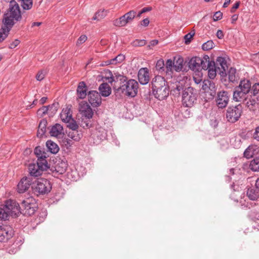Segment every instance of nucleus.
Instances as JSON below:
<instances>
[{
	"instance_id": "nucleus-1",
	"label": "nucleus",
	"mask_w": 259,
	"mask_h": 259,
	"mask_svg": "<svg viewBox=\"0 0 259 259\" xmlns=\"http://www.w3.org/2000/svg\"><path fill=\"white\" fill-rule=\"evenodd\" d=\"M119 81L120 86L116 89V92L120 93L129 97H135L138 93L139 84L138 82L133 79L127 78L119 74H114L110 77L109 82Z\"/></svg>"
},
{
	"instance_id": "nucleus-2",
	"label": "nucleus",
	"mask_w": 259,
	"mask_h": 259,
	"mask_svg": "<svg viewBox=\"0 0 259 259\" xmlns=\"http://www.w3.org/2000/svg\"><path fill=\"white\" fill-rule=\"evenodd\" d=\"M150 85L152 94L159 100L165 99L169 93V87L164 77L156 75L152 79Z\"/></svg>"
},
{
	"instance_id": "nucleus-3",
	"label": "nucleus",
	"mask_w": 259,
	"mask_h": 259,
	"mask_svg": "<svg viewBox=\"0 0 259 259\" xmlns=\"http://www.w3.org/2000/svg\"><path fill=\"white\" fill-rule=\"evenodd\" d=\"M22 16L19 5L16 2H12L9 5V8L4 14L3 19L4 27L11 30L13 25L21 20Z\"/></svg>"
},
{
	"instance_id": "nucleus-4",
	"label": "nucleus",
	"mask_w": 259,
	"mask_h": 259,
	"mask_svg": "<svg viewBox=\"0 0 259 259\" xmlns=\"http://www.w3.org/2000/svg\"><path fill=\"white\" fill-rule=\"evenodd\" d=\"M251 81L249 79H241L239 85L234 90L233 99L236 102H243L249 96Z\"/></svg>"
},
{
	"instance_id": "nucleus-5",
	"label": "nucleus",
	"mask_w": 259,
	"mask_h": 259,
	"mask_svg": "<svg viewBox=\"0 0 259 259\" xmlns=\"http://www.w3.org/2000/svg\"><path fill=\"white\" fill-rule=\"evenodd\" d=\"M20 212L19 204L15 200H8L0 207V219L7 221L10 216L17 217Z\"/></svg>"
},
{
	"instance_id": "nucleus-6",
	"label": "nucleus",
	"mask_w": 259,
	"mask_h": 259,
	"mask_svg": "<svg viewBox=\"0 0 259 259\" xmlns=\"http://www.w3.org/2000/svg\"><path fill=\"white\" fill-rule=\"evenodd\" d=\"M52 188L50 181L44 178L37 179L33 182L31 186L33 193L36 196L48 194Z\"/></svg>"
},
{
	"instance_id": "nucleus-7",
	"label": "nucleus",
	"mask_w": 259,
	"mask_h": 259,
	"mask_svg": "<svg viewBox=\"0 0 259 259\" xmlns=\"http://www.w3.org/2000/svg\"><path fill=\"white\" fill-rule=\"evenodd\" d=\"M198 97L197 92L192 87L185 88L182 95V102L184 106L186 107H193L197 102Z\"/></svg>"
},
{
	"instance_id": "nucleus-8",
	"label": "nucleus",
	"mask_w": 259,
	"mask_h": 259,
	"mask_svg": "<svg viewBox=\"0 0 259 259\" xmlns=\"http://www.w3.org/2000/svg\"><path fill=\"white\" fill-rule=\"evenodd\" d=\"M20 213L25 215H31L34 213L37 206L35 199L32 197L27 198L23 200L19 205Z\"/></svg>"
},
{
	"instance_id": "nucleus-9",
	"label": "nucleus",
	"mask_w": 259,
	"mask_h": 259,
	"mask_svg": "<svg viewBox=\"0 0 259 259\" xmlns=\"http://www.w3.org/2000/svg\"><path fill=\"white\" fill-rule=\"evenodd\" d=\"M242 109L243 108L241 104L229 106L226 113L227 121L231 123H235L237 121L242 113Z\"/></svg>"
},
{
	"instance_id": "nucleus-10",
	"label": "nucleus",
	"mask_w": 259,
	"mask_h": 259,
	"mask_svg": "<svg viewBox=\"0 0 259 259\" xmlns=\"http://www.w3.org/2000/svg\"><path fill=\"white\" fill-rule=\"evenodd\" d=\"M136 14L137 13L135 10H131L118 19L114 20L113 24L118 27L124 26L136 17Z\"/></svg>"
},
{
	"instance_id": "nucleus-11",
	"label": "nucleus",
	"mask_w": 259,
	"mask_h": 259,
	"mask_svg": "<svg viewBox=\"0 0 259 259\" xmlns=\"http://www.w3.org/2000/svg\"><path fill=\"white\" fill-rule=\"evenodd\" d=\"M229 101V96L228 92L222 91L219 92L215 99L217 106L219 108H224L226 107Z\"/></svg>"
},
{
	"instance_id": "nucleus-12",
	"label": "nucleus",
	"mask_w": 259,
	"mask_h": 259,
	"mask_svg": "<svg viewBox=\"0 0 259 259\" xmlns=\"http://www.w3.org/2000/svg\"><path fill=\"white\" fill-rule=\"evenodd\" d=\"M32 178L31 176H25L23 177L17 185L18 192L19 193H23L26 191L32 185Z\"/></svg>"
},
{
	"instance_id": "nucleus-13",
	"label": "nucleus",
	"mask_w": 259,
	"mask_h": 259,
	"mask_svg": "<svg viewBox=\"0 0 259 259\" xmlns=\"http://www.w3.org/2000/svg\"><path fill=\"white\" fill-rule=\"evenodd\" d=\"M88 100L93 107H99L102 103L100 94L97 91H90L88 93Z\"/></svg>"
},
{
	"instance_id": "nucleus-14",
	"label": "nucleus",
	"mask_w": 259,
	"mask_h": 259,
	"mask_svg": "<svg viewBox=\"0 0 259 259\" xmlns=\"http://www.w3.org/2000/svg\"><path fill=\"white\" fill-rule=\"evenodd\" d=\"M215 67L218 69V73L222 76L227 75L226 70L228 69V65L225 58L222 57H218L214 62Z\"/></svg>"
},
{
	"instance_id": "nucleus-15",
	"label": "nucleus",
	"mask_w": 259,
	"mask_h": 259,
	"mask_svg": "<svg viewBox=\"0 0 259 259\" xmlns=\"http://www.w3.org/2000/svg\"><path fill=\"white\" fill-rule=\"evenodd\" d=\"M79 112L83 117L87 119H90L93 115V111L90 106L87 103L79 104Z\"/></svg>"
},
{
	"instance_id": "nucleus-16",
	"label": "nucleus",
	"mask_w": 259,
	"mask_h": 259,
	"mask_svg": "<svg viewBox=\"0 0 259 259\" xmlns=\"http://www.w3.org/2000/svg\"><path fill=\"white\" fill-rule=\"evenodd\" d=\"M138 80L141 84H147L150 79L149 69L146 67L141 68L138 71Z\"/></svg>"
},
{
	"instance_id": "nucleus-17",
	"label": "nucleus",
	"mask_w": 259,
	"mask_h": 259,
	"mask_svg": "<svg viewBox=\"0 0 259 259\" xmlns=\"http://www.w3.org/2000/svg\"><path fill=\"white\" fill-rule=\"evenodd\" d=\"M12 230L7 226H0V242H5L12 236Z\"/></svg>"
},
{
	"instance_id": "nucleus-18",
	"label": "nucleus",
	"mask_w": 259,
	"mask_h": 259,
	"mask_svg": "<svg viewBox=\"0 0 259 259\" xmlns=\"http://www.w3.org/2000/svg\"><path fill=\"white\" fill-rule=\"evenodd\" d=\"M202 64L201 58L199 57H192L188 63L189 68L194 71H199Z\"/></svg>"
},
{
	"instance_id": "nucleus-19",
	"label": "nucleus",
	"mask_w": 259,
	"mask_h": 259,
	"mask_svg": "<svg viewBox=\"0 0 259 259\" xmlns=\"http://www.w3.org/2000/svg\"><path fill=\"white\" fill-rule=\"evenodd\" d=\"M60 116L63 122L65 123L69 122L70 119L73 118L71 108L67 106L63 108L60 114Z\"/></svg>"
},
{
	"instance_id": "nucleus-20",
	"label": "nucleus",
	"mask_w": 259,
	"mask_h": 259,
	"mask_svg": "<svg viewBox=\"0 0 259 259\" xmlns=\"http://www.w3.org/2000/svg\"><path fill=\"white\" fill-rule=\"evenodd\" d=\"M248 198L253 201H256L259 198V190L255 187H250L246 191Z\"/></svg>"
},
{
	"instance_id": "nucleus-21",
	"label": "nucleus",
	"mask_w": 259,
	"mask_h": 259,
	"mask_svg": "<svg viewBox=\"0 0 259 259\" xmlns=\"http://www.w3.org/2000/svg\"><path fill=\"white\" fill-rule=\"evenodd\" d=\"M77 94L79 98L84 99L88 95L87 87L86 84L83 81H81L79 83L77 88Z\"/></svg>"
},
{
	"instance_id": "nucleus-22",
	"label": "nucleus",
	"mask_w": 259,
	"mask_h": 259,
	"mask_svg": "<svg viewBox=\"0 0 259 259\" xmlns=\"http://www.w3.org/2000/svg\"><path fill=\"white\" fill-rule=\"evenodd\" d=\"M28 169L30 174L28 176H31V177L40 176L43 171L42 170L38 167V165H36L34 163L29 164Z\"/></svg>"
},
{
	"instance_id": "nucleus-23",
	"label": "nucleus",
	"mask_w": 259,
	"mask_h": 259,
	"mask_svg": "<svg viewBox=\"0 0 259 259\" xmlns=\"http://www.w3.org/2000/svg\"><path fill=\"white\" fill-rule=\"evenodd\" d=\"M228 75L229 81L233 83H237L240 79L239 74L236 72V69L233 67L229 69Z\"/></svg>"
},
{
	"instance_id": "nucleus-24",
	"label": "nucleus",
	"mask_w": 259,
	"mask_h": 259,
	"mask_svg": "<svg viewBox=\"0 0 259 259\" xmlns=\"http://www.w3.org/2000/svg\"><path fill=\"white\" fill-rule=\"evenodd\" d=\"M63 133V126L59 123L53 125L50 131V134L52 137H58Z\"/></svg>"
},
{
	"instance_id": "nucleus-25",
	"label": "nucleus",
	"mask_w": 259,
	"mask_h": 259,
	"mask_svg": "<svg viewBox=\"0 0 259 259\" xmlns=\"http://www.w3.org/2000/svg\"><path fill=\"white\" fill-rule=\"evenodd\" d=\"M202 64L200 66V70L203 69L207 70V69L210 68V66H214V61H210L209 57L208 55H204L203 58H201Z\"/></svg>"
},
{
	"instance_id": "nucleus-26",
	"label": "nucleus",
	"mask_w": 259,
	"mask_h": 259,
	"mask_svg": "<svg viewBox=\"0 0 259 259\" xmlns=\"http://www.w3.org/2000/svg\"><path fill=\"white\" fill-rule=\"evenodd\" d=\"M46 158V156L38 157L36 163H35L36 165H38V167H39L40 169L42 170L43 171L47 170L49 168Z\"/></svg>"
},
{
	"instance_id": "nucleus-27",
	"label": "nucleus",
	"mask_w": 259,
	"mask_h": 259,
	"mask_svg": "<svg viewBox=\"0 0 259 259\" xmlns=\"http://www.w3.org/2000/svg\"><path fill=\"white\" fill-rule=\"evenodd\" d=\"M101 95L103 97H108L111 93V89L107 83H102L99 87Z\"/></svg>"
},
{
	"instance_id": "nucleus-28",
	"label": "nucleus",
	"mask_w": 259,
	"mask_h": 259,
	"mask_svg": "<svg viewBox=\"0 0 259 259\" xmlns=\"http://www.w3.org/2000/svg\"><path fill=\"white\" fill-rule=\"evenodd\" d=\"M47 121L46 119H42L38 125V131L37 133V137L38 138H42L45 135L46 132V128L47 126Z\"/></svg>"
},
{
	"instance_id": "nucleus-29",
	"label": "nucleus",
	"mask_w": 259,
	"mask_h": 259,
	"mask_svg": "<svg viewBox=\"0 0 259 259\" xmlns=\"http://www.w3.org/2000/svg\"><path fill=\"white\" fill-rule=\"evenodd\" d=\"M46 146L48 150L52 154H56L59 152V146L56 143L51 140L47 141Z\"/></svg>"
},
{
	"instance_id": "nucleus-30",
	"label": "nucleus",
	"mask_w": 259,
	"mask_h": 259,
	"mask_svg": "<svg viewBox=\"0 0 259 259\" xmlns=\"http://www.w3.org/2000/svg\"><path fill=\"white\" fill-rule=\"evenodd\" d=\"M216 90L217 88L215 87L214 83L211 81L210 85L208 88V91H206V94H208V97H207L208 99H213L216 95Z\"/></svg>"
},
{
	"instance_id": "nucleus-31",
	"label": "nucleus",
	"mask_w": 259,
	"mask_h": 259,
	"mask_svg": "<svg viewBox=\"0 0 259 259\" xmlns=\"http://www.w3.org/2000/svg\"><path fill=\"white\" fill-rule=\"evenodd\" d=\"M174 68V61L170 59H168L165 64V72L166 74L171 76Z\"/></svg>"
},
{
	"instance_id": "nucleus-32",
	"label": "nucleus",
	"mask_w": 259,
	"mask_h": 259,
	"mask_svg": "<svg viewBox=\"0 0 259 259\" xmlns=\"http://www.w3.org/2000/svg\"><path fill=\"white\" fill-rule=\"evenodd\" d=\"M259 83L255 82L250 85V92L249 93L250 97H259Z\"/></svg>"
},
{
	"instance_id": "nucleus-33",
	"label": "nucleus",
	"mask_w": 259,
	"mask_h": 259,
	"mask_svg": "<svg viewBox=\"0 0 259 259\" xmlns=\"http://www.w3.org/2000/svg\"><path fill=\"white\" fill-rule=\"evenodd\" d=\"M68 137L74 141H78L81 139L82 134L77 130H71L68 132Z\"/></svg>"
},
{
	"instance_id": "nucleus-34",
	"label": "nucleus",
	"mask_w": 259,
	"mask_h": 259,
	"mask_svg": "<svg viewBox=\"0 0 259 259\" xmlns=\"http://www.w3.org/2000/svg\"><path fill=\"white\" fill-rule=\"evenodd\" d=\"M257 153L255 146H249L244 152V155L245 157L249 158Z\"/></svg>"
},
{
	"instance_id": "nucleus-35",
	"label": "nucleus",
	"mask_w": 259,
	"mask_h": 259,
	"mask_svg": "<svg viewBox=\"0 0 259 259\" xmlns=\"http://www.w3.org/2000/svg\"><path fill=\"white\" fill-rule=\"evenodd\" d=\"M48 114L50 116H53L57 112L59 107V104L58 102H55L52 104L48 106Z\"/></svg>"
},
{
	"instance_id": "nucleus-36",
	"label": "nucleus",
	"mask_w": 259,
	"mask_h": 259,
	"mask_svg": "<svg viewBox=\"0 0 259 259\" xmlns=\"http://www.w3.org/2000/svg\"><path fill=\"white\" fill-rule=\"evenodd\" d=\"M249 167L253 171H259V157H255L250 161Z\"/></svg>"
},
{
	"instance_id": "nucleus-37",
	"label": "nucleus",
	"mask_w": 259,
	"mask_h": 259,
	"mask_svg": "<svg viewBox=\"0 0 259 259\" xmlns=\"http://www.w3.org/2000/svg\"><path fill=\"white\" fill-rule=\"evenodd\" d=\"M155 68L156 70L160 73L165 72V63L162 59L158 60L156 64Z\"/></svg>"
},
{
	"instance_id": "nucleus-38",
	"label": "nucleus",
	"mask_w": 259,
	"mask_h": 259,
	"mask_svg": "<svg viewBox=\"0 0 259 259\" xmlns=\"http://www.w3.org/2000/svg\"><path fill=\"white\" fill-rule=\"evenodd\" d=\"M210 68L207 69L208 70V76L210 79H213L216 76L217 73H218V69L212 65Z\"/></svg>"
},
{
	"instance_id": "nucleus-39",
	"label": "nucleus",
	"mask_w": 259,
	"mask_h": 259,
	"mask_svg": "<svg viewBox=\"0 0 259 259\" xmlns=\"http://www.w3.org/2000/svg\"><path fill=\"white\" fill-rule=\"evenodd\" d=\"M125 59V56L120 54L118 55L116 57L110 59V63L113 64H117L121 63Z\"/></svg>"
},
{
	"instance_id": "nucleus-40",
	"label": "nucleus",
	"mask_w": 259,
	"mask_h": 259,
	"mask_svg": "<svg viewBox=\"0 0 259 259\" xmlns=\"http://www.w3.org/2000/svg\"><path fill=\"white\" fill-rule=\"evenodd\" d=\"M10 30H8L5 27H2V29L0 30V42L5 40L8 34H9Z\"/></svg>"
},
{
	"instance_id": "nucleus-41",
	"label": "nucleus",
	"mask_w": 259,
	"mask_h": 259,
	"mask_svg": "<svg viewBox=\"0 0 259 259\" xmlns=\"http://www.w3.org/2000/svg\"><path fill=\"white\" fill-rule=\"evenodd\" d=\"M67 168V164L65 162H62L60 165H57L56 166V169L57 172L61 174L64 173Z\"/></svg>"
},
{
	"instance_id": "nucleus-42",
	"label": "nucleus",
	"mask_w": 259,
	"mask_h": 259,
	"mask_svg": "<svg viewBox=\"0 0 259 259\" xmlns=\"http://www.w3.org/2000/svg\"><path fill=\"white\" fill-rule=\"evenodd\" d=\"M183 66V59L182 58H179L178 60L174 62V69L177 71L179 72L182 70Z\"/></svg>"
},
{
	"instance_id": "nucleus-43",
	"label": "nucleus",
	"mask_w": 259,
	"mask_h": 259,
	"mask_svg": "<svg viewBox=\"0 0 259 259\" xmlns=\"http://www.w3.org/2000/svg\"><path fill=\"white\" fill-rule=\"evenodd\" d=\"M214 46V42L212 40H209L203 43L202 45V49L204 51H208L212 49Z\"/></svg>"
},
{
	"instance_id": "nucleus-44",
	"label": "nucleus",
	"mask_w": 259,
	"mask_h": 259,
	"mask_svg": "<svg viewBox=\"0 0 259 259\" xmlns=\"http://www.w3.org/2000/svg\"><path fill=\"white\" fill-rule=\"evenodd\" d=\"M106 16V12L103 10H100L96 12L95 16L93 17V20H100L104 18Z\"/></svg>"
},
{
	"instance_id": "nucleus-45",
	"label": "nucleus",
	"mask_w": 259,
	"mask_h": 259,
	"mask_svg": "<svg viewBox=\"0 0 259 259\" xmlns=\"http://www.w3.org/2000/svg\"><path fill=\"white\" fill-rule=\"evenodd\" d=\"M67 123V126L71 130H77L78 128V125L77 124L76 121L73 119H70V120L68 122H65Z\"/></svg>"
},
{
	"instance_id": "nucleus-46",
	"label": "nucleus",
	"mask_w": 259,
	"mask_h": 259,
	"mask_svg": "<svg viewBox=\"0 0 259 259\" xmlns=\"http://www.w3.org/2000/svg\"><path fill=\"white\" fill-rule=\"evenodd\" d=\"M34 153L37 158L41 157V156H46V153L42 150L40 146H37L34 150Z\"/></svg>"
},
{
	"instance_id": "nucleus-47",
	"label": "nucleus",
	"mask_w": 259,
	"mask_h": 259,
	"mask_svg": "<svg viewBox=\"0 0 259 259\" xmlns=\"http://www.w3.org/2000/svg\"><path fill=\"white\" fill-rule=\"evenodd\" d=\"M184 90L183 85L179 82L176 84V87L173 90V92L176 95H179L181 92H183Z\"/></svg>"
},
{
	"instance_id": "nucleus-48",
	"label": "nucleus",
	"mask_w": 259,
	"mask_h": 259,
	"mask_svg": "<svg viewBox=\"0 0 259 259\" xmlns=\"http://www.w3.org/2000/svg\"><path fill=\"white\" fill-rule=\"evenodd\" d=\"M146 44V41L145 39H136L132 42L134 47H142Z\"/></svg>"
},
{
	"instance_id": "nucleus-49",
	"label": "nucleus",
	"mask_w": 259,
	"mask_h": 259,
	"mask_svg": "<svg viewBox=\"0 0 259 259\" xmlns=\"http://www.w3.org/2000/svg\"><path fill=\"white\" fill-rule=\"evenodd\" d=\"M46 72L44 70L39 71L36 75L35 78L38 81H41L45 77Z\"/></svg>"
},
{
	"instance_id": "nucleus-50",
	"label": "nucleus",
	"mask_w": 259,
	"mask_h": 259,
	"mask_svg": "<svg viewBox=\"0 0 259 259\" xmlns=\"http://www.w3.org/2000/svg\"><path fill=\"white\" fill-rule=\"evenodd\" d=\"M37 113L39 115H40L41 116H44L47 113L48 114V106H42L41 108H39Z\"/></svg>"
},
{
	"instance_id": "nucleus-51",
	"label": "nucleus",
	"mask_w": 259,
	"mask_h": 259,
	"mask_svg": "<svg viewBox=\"0 0 259 259\" xmlns=\"http://www.w3.org/2000/svg\"><path fill=\"white\" fill-rule=\"evenodd\" d=\"M211 80H204L202 82V90L204 91V92L206 93V91H208V88L210 85V83L211 82Z\"/></svg>"
},
{
	"instance_id": "nucleus-52",
	"label": "nucleus",
	"mask_w": 259,
	"mask_h": 259,
	"mask_svg": "<svg viewBox=\"0 0 259 259\" xmlns=\"http://www.w3.org/2000/svg\"><path fill=\"white\" fill-rule=\"evenodd\" d=\"M194 34H195V32L191 31L190 33L186 34L184 36V39H185V43L186 44H188L190 42L191 39L194 36Z\"/></svg>"
},
{
	"instance_id": "nucleus-53",
	"label": "nucleus",
	"mask_w": 259,
	"mask_h": 259,
	"mask_svg": "<svg viewBox=\"0 0 259 259\" xmlns=\"http://www.w3.org/2000/svg\"><path fill=\"white\" fill-rule=\"evenodd\" d=\"M254 99H249V101H248L247 102H246V106L248 107H250V106H254L256 102L257 101H258V97H254Z\"/></svg>"
},
{
	"instance_id": "nucleus-54",
	"label": "nucleus",
	"mask_w": 259,
	"mask_h": 259,
	"mask_svg": "<svg viewBox=\"0 0 259 259\" xmlns=\"http://www.w3.org/2000/svg\"><path fill=\"white\" fill-rule=\"evenodd\" d=\"M223 17V13L220 11L214 13L213 16V20L214 21H217L221 20Z\"/></svg>"
},
{
	"instance_id": "nucleus-55",
	"label": "nucleus",
	"mask_w": 259,
	"mask_h": 259,
	"mask_svg": "<svg viewBox=\"0 0 259 259\" xmlns=\"http://www.w3.org/2000/svg\"><path fill=\"white\" fill-rule=\"evenodd\" d=\"M87 40V36L85 35H81L78 39L76 45H79L84 42Z\"/></svg>"
},
{
	"instance_id": "nucleus-56",
	"label": "nucleus",
	"mask_w": 259,
	"mask_h": 259,
	"mask_svg": "<svg viewBox=\"0 0 259 259\" xmlns=\"http://www.w3.org/2000/svg\"><path fill=\"white\" fill-rule=\"evenodd\" d=\"M20 42L19 40L16 39L12 42L10 43L9 48L11 49H14L20 44Z\"/></svg>"
},
{
	"instance_id": "nucleus-57",
	"label": "nucleus",
	"mask_w": 259,
	"mask_h": 259,
	"mask_svg": "<svg viewBox=\"0 0 259 259\" xmlns=\"http://www.w3.org/2000/svg\"><path fill=\"white\" fill-rule=\"evenodd\" d=\"M158 43V41L157 39H153L150 41L149 44L147 46V48L149 49H152V47L157 45Z\"/></svg>"
},
{
	"instance_id": "nucleus-58",
	"label": "nucleus",
	"mask_w": 259,
	"mask_h": 259,
	"mask_svg": "<svg viewBox=\"0 0 259 259\" xmlns=\"http://www.w3.org/2000/svg\"><path fill=\"white\" fill-rule=\"evenodd\" d=\"M253 136L254 139L259 141V126L256 127Z\"/></svg>"
},
{
	"instance_id": "nucleus-59",
	"label": "nucleus",
	"mask_w": 259,
	"mask_h": 259,
	"mask_svg": "<svg viewBox=\"0 0 259 259\" xmlns=\"http://www.w3.org/2000/svg\"><path fill=\"white\" fill-rule=\"evenodd\" d=\"M240 4V2L239 1L236 2L234 6L232 7L231 9V12L232 13H234L235 10L238 9Z\"/></svg>"
},
{
	"instance_id": "nucleus-60",
	"label": "nucleus",
	"mask_w": 259,
	"mask_h": 259,
	"mask_svg": "<svg viewBox=\"0 0 259 259\" xmlns=\"http://www.w3.org/2000/svg\"><path fill=\"white\" fill-rule=\"evenodd\" d=\"M149 20L148 18H145L143 19L141 22V25L145 27L149 25Z\"/></svg>"
},
{
	"instance_id": "nucleus-61",
	"label": "nucleus",
	"mask_w": 259,
	"mask_h": 259,
	"mask_svg": "<svg viewBox=\"0 0 259 259\" xmlns=\"http://www.w3.org/2000/svg\"><path fill=\"white\" fill-rule=\"evenodd\" d=\"M216 35L219 39H222L224 36L223 32L221 30H218L217 31Z\"/></svg>"
},
{
	"instance_id": "nucleus-62",
	"label": "nucleus",
	"mask_w": 259,
	"mask_h": 259,
	"mask_svg": "<svg viewBox=\"0 0 259 259\" xmlns=\"http://www.w3.org/2000/svg\"><path fill=\"white\" fill-rule=\"evenodd\" d=\"M237 19H238V15H236V14L233 15L231 17L232 23H234Z\"/></svg>"
},
{
	"instance_id": "nucleus-63",
	"label": "nucleus",
	"mask_w": 259,
	"mask_h": 259,
	"mask_svg": "<svg viewBox=\"0 0 259 259\" xmlns=\"http://www.w3.org/2000/svg\"><path fill=\"white\" fill-rule=\"evenodd\" d=\"M151 9H152L151 7H145L141 10L142 13H144L147 12H149V11H151Z\"/></svg>"
},
{
	"instance_id": "nucleus-64",
	"label": "nucleus",
	"mask_w": 259,
	"mask_h": 259,
	"mask_svg": "<svg viewBox=\"0 0 259 259\" xmlns=\"http://www.w3.org/2000/svg\"><path fill=\"white\" fill-rule=\"evenodd\" d=\"M47 99H48L47 97H42L39 101L40 104H42V105L45 104L46 103Z\"/></svg>"
}]
</instances>
